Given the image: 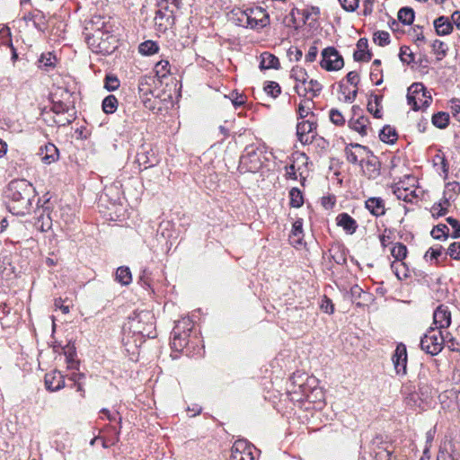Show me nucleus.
Wrapping results in <instances>:
<instances>
[{
	"label": "nucleus",
	"instance_id": "aec40b11",
	"mask_svg": "<svg viewBox=\"0 0 460 460\" xmlns=\"http://www.w3.org/2000/svg\"><path fill=\"white\" fill-rule=\"evenodd\" d=\"M140 97L142 98L143 105L146 109L155 111L156 108V101L148 97V94L153 95V92L147 87V82L145 79L140 80L138 84Z\"/></svg>",
	"mask_w": 460,
	"mask_h": 460
},
{
	"label": "nucleus",
	"instance_id": "5fc2aeb1",
	"mask_svg": "<svg viewBox=\"0 0 460 460\" xmlns=\"http://www.w3.org/2000/svg\"><path fill=\"white\" fill-rule=\"evenodd\" d=\"M448 108L452 117L460 122V99L453 98L448 102Z\"/></svg>",
	"mask_w": 460,
	"mask_h": 460
},
{
	"label": "nucleus",
	"instance_id": "5701e85b",
	"mask_svg": "<svg viewBox=\"0 0 460 460\" xmlns=\"http://www.w3.org/2000/svg\"><path fill=\"white\" fill-rule=\"evenodd\" d=\"M368 41L366 38H360L357 42V50L353 54L355 61H369L372 58V53L367 49Z\"/></svg>",
	"mask_w": 460,
	"mask_h": 460
},
{
	"label": "nucleus",
	"instance_id": "37998d69",
	"mask_svg": "<svg viewBox=\"0 0 460 460\" xmlns=\"http://www.w3.org/2000/svg\"><path fill=\"white\" fill-rule=\"evenodd\" d=\"M392 256L396 261H402L407 255V247L402 243H396L391 250Z\"/></svg>",
	"mask_w": 460,
	"mask_h": 460
},
{
	"label": "nucleus",
	"instance_id": "4468645a",
	"mask_svg": "<svg viewBox=\"0 0 460 460\" xmlns=\"http://www.w3.org/2000/svg\"><path fill=\"white\" fill-rule=\"evenodd\" d=\"M135 162L138 164L139 169H147L155 166L158 159L151 148L141 146L137 151Z\"/></svg>",
	"mask_w": 460,
	"mask_h": 460
},
{
	"label": "nucleus",
	"instance_id": "4c0bfd02",
	"mask_svg": "<svg viewBox=\"0 0 460 460\" xmlns=\"http://www.w3.org/2000/svg\"><path fill=\"white\" fill-rule=\"evenodd\" d=\"M32 18H34V28L39 31L44 32L48 28V22L43 12L35 10V16H32Z\"/></svg>",
	"mask_w": 460,
	"mask_h": 460
},
{
	"label": "nucleus",
	"instance_id": "a211bd4d",
	"mask_svg": "<svg viewBox=\"0 0 460 460\" xmlns=\"http://www.w3.org/2000/svg\"><path fill=\"white\" fill-rule=\"evenodd\" d=\"M38 155L45 164H50L58 159L59 152L54 144L48 143L40 147Z\"/></svg>",
	"mask_w": 460,
	"mask_h": 460
},
{
	"label": "nucleus",
	"instance_id": "9d476101",
	"mask_svg": "<svg viewBox=\"0 0 460 460\" xmlns=\"http://www.w3.org/2000/svg\"><path fill=\"white\" fill-rule=\"evenodd\" d=\"M344 152L349 163L362 165L367 155L371 153V150L360 144L350 143L345 147Z\"/></svg>",
	"mask_w": 460,
	"mask_h": 460
},
{
	"label": "nucleus",
	"instance_id": "7c9ffc66",
	"mask_svg": "<svg viewBox=\"0 0 460 460\" xmlns=\"http://www.w3.org/2000/svg\"><path fill=\"white\" fill-rule=\"evenodd\" d=\"M304 237L303 232V219L297 218L292 226V231L290 234L291 242L296 244H301Z\"/></svg>",
	"mask_w": 460,
	"mask_h": 460
},
{
	"label": "nucleus",
	"instance_id": "2eb2a0df",
	"mask_svg": "<svg viewBox=\"0 0 460 460\" xmlns=\"http://www.w3.org/2000/svg\"><path fill=\"white\" fill-rule=\"evenodd\" d=\"M363 171V173L368 178L375 180L380 175V162L371 151V153L367 154L364 163L360 165Z\"/></svg>",
	"mask_w": 460,
	"mask_h": 460
},
{
	"label": "nucleus",
	"instance_id": "052dcab7",
	"mask_svg": "<svg viewBox=\"0 0 460 460\" xmlns=\"http://www.w3.org/2000/svg\"><path fill=\"white\" fill-rule=\"evenodd\" d=\"M444 205H447V206L449 205V202L447 199H444L443 203H438V204L433 205V207L431 208L433 217H442L447 214V208L444 207Z\"/></svg>",
	"mask_w": 460,
	"mask_h": 460
},
{
	"label": "nucleus",
	"instance_id": "49530a36",
	"mask_svg": "<svg viewBox=\"0 0 460 460\" xmlns=\"http://www.w3.org/2000/svg\"><path fill=\"white\" fill-rule=\"evenodd\" d=\"M373 40L376 44L385 47L390 43V34L385 31H378L374 33Z\"/></svg>",
	"mask_w": 460,
	"mask_h": 460
},
{
	"label": "nucleus",
	"instance_id": "dca6fc26",
	"mask_svg": "<svg viewBox=\"0 0 460 460\" xmlns=\"http://www.w3.org/2000/svg\"><path fill=\"white\" fill-rule=\"evenodd\" d=\"M229 460H254L252 446L245 440L236 441L232 447Z\"/></svg>",
	"mask_w": 460,
	"mask_h": 460
},
{
	"label": "nucleus",
	"instance_id": "f03ea898",
	"mask_svg": "<svg viewBox=\"0 0 460 460\" xmlns=\"http://www.w3.org/2000/svg\"><path fill=\"white\" fill-rule=\"evenodd\" d=\"M5 193L11 201L10 210L16 215L24 214L31 206L34 188L26 180H13L8 184Z\"/></svg>",
	"mask_w": 460,
	"mask_h": 460
},
{
	"label": "nucleus",
	"instance_id": "4be33fe9",
	"mask_svg": "<svg viewBox=\"0 0 460 460\" xmlns=\"http://www.w3.org/2000/svg\"><path fill=\"white\" fill-rule=\"evenodd\" d=\"M366 208L375 217H378L385 214V201L380 197H372L365 201Z\"/></svg>",
	"mask_w": 460,
	"mask_h": 460
},
{
	"label": "nucleus",
	"instance_id": "7ed1b4c3",
	"mask_svg": "<svg viewBox=\"0 0 460 460\" xmlns=\"http://www.w3.org/2000/svg\"><path fill=\"white\" fill-rule=\"evenodd\" d=\"M86 42L93 52L102 55L111 54L118 47V38L112 29L87 34Z\"/></svg>",
	"mask_w": 460,
	"mask_h": 460
},
{
	"label": "nucleus",
	"instance_id": "20e7f679",
	"mask_svg": "<svg viewBox=\"0 0 460 460\" xmlns=\"http://www.w3.org/2000/svg\"><path fill=\"white\" fill-rule=\"evenodd\" d=\"M193 327L190 318H182L176 322L172 332L171 347L175 351H181L188 344V338Z\"/></svg>",
	"mask_w": 460,
	"mask_h": 460
},
{
	"label": "nucleus",
	"instance_id": "6e6552de",
	"mask_svg": "<svg viewBox=\"0 0 460 460\" xmlns=\"http://www.w3.org/2000/svg\"><path fill=\"white\" fill-rule=\"evenodd\" d=\"M240 164L248 172H257L262 165L258 148L253 146H246L240 157Z\"/></svg>",
	"mask_w": 460,
	"mask_h": 460
},
{
	"label": "nucleus",
	"instance_id": "13d9d810",
	"mask_svg": "<svg viewBox=\"0 0 460 460\" xmlns=\"http://www.w3.org/2000/svg\"><path fill=\"white\" fill-rule=\"evenodd\" d=\"M10 307L7 306L6 304H0V322L3 328L10 327L11 323L6 319L8 314H10Z\"/></svg>",
	"mask_w": 460,
	"mask_h": 460
},
{
	"label": "nucleus",
	"instance_id": "4d7b16f0",
	"mask_svg": "<svg viewBox=\"0 0 460 460\" xmlns=\"http://www.w3.org/2000/svg\"><path fill=\"white\" fill-rule=\"evenodd\" d=\"M56 57L51 53L42 54L39 59L40 67H45L48 70L49 67L55 66Z\"/></svg>",
	"mask_w": 460,
	"mask_h": 460
},
{
	"label": "nucleus",
	"instance_id": "1a4fd4ad",
	"mask_svg": "<svg viewBox=\"0 0 460 460\" xmlns=\"http://www.w3.org/2000/svg\"><path fill=\"white\" fill-rule=\"evenodd\" d=\"M431 387L427 384H420L419 390L409 392L405 397L406 404L411 408H421L423 402H427L431 397Z\"/></svg>",
	"mask_w": 460,
	"mask_h": 460
},
{
	"label": "nucleus",
	"instance_id": "b1692460",
	"mask_svg": "<svg viewBox=\"0 0 460 460\" xmlns=\"http://www.w3.org/2000/svg\"><path fill=\"white\" fill-rule=\"evenodd\" d=\"M433 25L436 31V33L438 36H447L449 35L453 31V23L446 16H439L434 20Z\"/></svg>",
	"mask_w": 460,
	"mask_h": 460
},
{
	"label": "nucleus",
	"instance_id": "ea45409f",
	"mask_svg": "<svg viewBox=\"0 0 460 460\" xmlns=\"http://www.w3.org/2000/svg\"><path fill=\"white\" fill-rule=\"evenodd\" d=\"M159 49V47L155 41L153 40H146L142 42L139 47L138 50L142 55L145 56H150L155 53H156Z\"/></svg>",
	"mask_w": 460,
	"mask_h": 460
},
{
	"label": "nucleus",
	"instance_id": "e433bc0d",
	"mask_svg": "<svg viewBox=\"0 0 460 460\" xmlns=\"http://www.w3.org/2000/svg\"><path fill=\"white\" fill-rule=\"evenodd\" d=\"M433 52L437 55L438 60H442L447 55V45L439 40H435L431 45Z\"/></svg>",
	"mask_w": 460,
	"mask_h": 460
},
{
	"label": "nucleus",
	"instance_id": "58836bf2",
	"mask_svg": "<svg viewBox=\"0 0 460 460\" xmlns=\"http://www.w3.org/2000/svg\"><path fill=\"white\" fill-rule=\"evenodd\" d=\"M290 206L292 208H300L304 204V197L302 191L298 188H292L289 190Z\"/></svg>",
	"mask_w": 460,
	"mask_h": 460
},
{
	"label": "nucleus",
	"instance_id": "ddd939ff",
	"mask_svg": "<svg viewBox=\"0 0 460 460\" xmlns=\"http://www.w3.org/2000/svg\"><path fill=\"white\" fill-rule=\"evenodd\" d=\"M392 361L397 375L404 376L407 373V349L403 343L397 345Z\"/></svg>",
	"mask_w": 460,
	"mask_h": 460
},
{
	"label": "nucleus",
	"instance_id": "f8f14e48",
	"mask_svg": "<svg viewBox=\"0 0 460 460\" xmlns=\"http://www.w3.org/2000/svg\"><path fill=\"white\" fill-rule=\"evenodd\" d=\"M248 18L251 29H261L270 22L269 13L259 6L248 8Z\"/></svg>",
	"mask_w": 460,
	"mask_h": 460
},
{
	"label": "nucleus",
	"instance_id": "3c124183",
	"mask_svg": "<svg viewBox=\"0 0 460 460\" xmlns=\"http://www.w3.org/2000/svg\"><path fill=\"white\" fill-rule=\"evenodd\" d=\"M172 224L170 221L162 222L157 229V234L164 239L170 240L172 237Z\"/></svg>",
	"mask_w": 460,
	"mask_h": 460
},
{
	"label": "nucleus",
	"instance_id": "680f3d73",
	"mask_svg": "<svg viewBox=\"0 0 460 460\" xmlns=\"http://www.w3.org/2000/svg\"><path fill=\"white\" fill-rule=\"evenodd\" d=\"M373 456L375 460H395L396 458L394 456L392 447L382 449L380 452H376V454Z\"/></svg>",
	"mask_w": 460,
	"mask_h": 460
},
{
	"label": "nucleus",
	"instance_id": "c756f323",
	"mask_svg": "<svg viewBox=\"0 0 460 460\" xmlns=\"http://www.w3.org/2000/svg\"><path fill=\"white\" fill-rule=\"evenodd\" d=\"M306 84H308V85L304 87L303 93L301 92L300 85L296 84L295 86V89L299 95H305L306 93H312L314 96H317L322 91L323 86L317 80L311 79L310 81H307Z\"/></svg>",
	"mask_w": 460,
	"mask_h": 460
},
{
	"label": "nucleus",
	"instance_id": "f3484780",
	"mask_svg": "<svg viewBox=\"0 0 460 460\" xmlns=\"http://www.w3.org/2000/svg\"><path fill=\"white\" fill-rule=\"evenodd\" d=\"M433 323L436 329L447 328L451 324V312L445 305H438L433 313Z\"/></svg>",
	"mask_w": 460,
	"mask_h": 460
},
{
	"label": "nucleus",
	"instance_id": "774afa93",
	"mask_svg": "<svg viewBox=\"0 0 460 460\" xmlns=\"http://www.w3.org/2000/svg\"><path fill=\"white\" fill-rule=\"evenodd\" d=\"M447 222L455 229L452 234V237L456 239L460 237V223L456 218L449 217L447 218Z\"/></svg>",
	"mask_w": 460,
	"mask_h": 460
},
{
	"label": "nucleus",
	"instance_id": "c85d7f7f",
	"mask_svg": "<svg viewBox=\"0 0 460 460\" xmlns=\"http://www.w3.org/2000/svg\"><path fill=\"white\" fill-rule=\"evenodd\" d=\"M392 447V443L386 441L382 435H376L370 442V454L375 456L382 449Z\"/></svg>",
	"mask_w": 460,
	"mask_h": 460
},
{
	"label": "nucleus",
	"instance_id": "72a5a7b5",
	"mask_svg": "<svg viewBox=\"0 0 460 460\" xmlns=\"http://www.w3.org/2000/svg\"><path fill=\"white\" fill-rule=\"evenodd\" d=\"M397 16L402 23L411 25L414 21L415 13L411 7L404 6L399 10Z\"/></svg>",
	"mask_w": 460,
	"mask_h": 460
},
{
	"label": "nucleus",
	"instance_id": "6e6d98bb",
	"mask_svg": "<svg viewBox=\"0 0 460 460\" xmlns=\"http://www.w3.org/2000/svg\"><path fill=\"white\" fill-rule=\"evenodd\" d=\"M119 87V81L116 75H107L104 79V88L110 92L115 91Z\"/></svg>",
	"mask_w": 460,
	"mask_h": 460
},
{
	"label": "nucleus",
	"instance_id": "473e14b6",
	"mask_svg": "<svg viewBox=\"0 0 460 460\" xmlns=\"http://www.w3.org/2000/svg\"><path fill=\"white\" fill-rule=\"evenodd\" d=\"M449 119V113L445 111H438L433 114L431 121L436 128L444 129L448 126Z\"/></svg>",
	"mask_w": 460,
	"mask_h": 460
},
{
	"label": "nucleus",
	"instance_id": "e2e57ef3",
	"mask_svg": "<svg viewBox=\"0 0 460 460\" xmlns=\"http://www.w3.org/2000/svg\"><path fill=\"white\" fill-rule=\"evenodd\" d=\"M69 110V106L62 102H54L51 108V111L58 116L67 113Z\"/></svg>",
	"mask_w": 460,
	"mask_h": 460
},
{
	"label": "nucleus",
	"instance_id": "8fccbe9b",
	"mask_svg": "<svg viewBox=\"0 0 460 460\" xmlns=\"http://www.w3.org/2000/svg\"><path fill=\"white\" fill-rule=\"evenodd\" d=\"M264 91L268 95L277 98L281 93V87L277 82L269 81L264 86Z\"/></svg>",
	"mask_w": 460,
	"mask_h": 460
},
{
	"label": "nucleus",
	"instance_id": "cd10ccee",
	"mask_svg": "<svg viewBox=\"0 0 460 460\" xmlns=\"http://www.w3.org/2000/svg\"><path fill=\"white\" fill-rule=\"evenodd\" d=\"M280 66L279 58L269 52H263L261 55L260 68L261 70L278 69Z\"/></svg>",
	"mask_w": 460,
	"mask_h": 460
},
{
	"label": "nucleus",
	"instance_id": "a878e982",
	"mask_svg": "<svg viewBox=\"0 0 460 460\" xmlns=\"http://www.w3.org/2000/svg\"><path fill=\"white\" fill-rule=\"evenodd\" d=\"M306 380V376L305 373L302 372H296L293 373V375L289 378L290 382V390L289 393H297L296 387L298 388L299 392L302 394L305 393V381Z\"/></svg>",
	"mask_w": 460,
	"mask_h": 460
},
{
	"label": "nucleus",
	"instance_id": "a18cd8bd",
	"mask_svg": "<svg viewBox=\"0 0 460 460\" xmlns=\"http://www.w3.org/2000/svg\"><path fill=\"white\" fill-rule=\"evenodd\" d=\"M155 72L159 78H164L170 74V63L167 60H161L155 64Z\"/></svg>",
	"mask_w": 460,
	"mask_h": 460
},
{
	"label": "nucleus",
	"instance_id": "bf43d9fd",
	"mask_svg": "<svg viewBox=\"0 0 460 460\" xmlns=\"http://www.w3.org/2000/svg\"><path fill=\"white\" fill-rule=\"evenodd\" d=\"M66 357V362L68 364L69 368L78 369L79 363L75 359V350L74 347H69L67 350L65 351Z\"/></svg>",
	"mask_w": 460,
	"mask_h": 460
},
{
	"label": "nucleus",
	"instance_id": "79ce46f5",
	"mask_svg": "<svg viewBox=\"0 0 460 460\" xmlns=\"http://www.w3.org/2000/svg\"><path fill=\"white\" fill-rule=\"evenodd\" d=\"M291 77L294 78L296 82L301 83L303 85H305L307 83V73L305 68L296 66L291 70Z\"/></svg>",
	"mask_w": 460,
	"mask_h": 460
},
{
	"label": "nucleus",
	"instance_id": "412c9836",
	"mask_svg": "<svg viewBox=\"0 0 460 460\" xmlns=\"http://www.w3.org/2000/svg\"><path fill=\"white\" fill-rule=\"evenodd\" d=\"M369 124V119L364 115H359L358 118L352 117L349 120V127L352 130L358 132L362 137L367 136L368 130H372Z\"/></svg>",
	"mask_w": 460,
	"mask_h": 460
},
{
	"label": "nucleus",
	"instance_id": "393cba45",
	"mask_svg": "<svg viewBox=\"0 0 460 460\" xmlns=\"http://www.w3.org/2000/svg\"><path fill=\"white\" fill-rule=\"evenodd\" d=\"M336 220L337 225L341 226L347 234H352L358 228L356 220L347 213L339 214Z\"/></svg>",
	"mask_w": 460,
	"mask_h": 460
},
{
	"label": "nucleus",
	"instance_id": "bb28decb",
	"mask_svg": "<svg viewBox=\"0 0 460 460\" xmlns=\"http://www.w3.org/2000/svg\"><path fill=\"white\" fill-rule=\"evenodd\" d=\"M110 20V17L106 18L101 15H94L89 22L91 25L90 29L93 31V32L95 31H109L113 27Z\"/></svg>",
	"mask_w": 460,
	"mask_h": 460
},
{
	"label": "nucleus",
	"instance_id": "69168bd1",
	"mask_svg": "<svg viewBox=\"0 0 460 460\" xmlns=\"http://www.w3.org/2000/svg\"><path fill=\"white\" fill-rule=\"evenodd\" d=\"M321 309L329 314H333L334 312V305L330 298H328L326 296H324L321 302Z\"/></svg>",
	"mask_w": 460,
	"mask_h": 460
},
{
	"label": "nucleus",
	"instance_id": "f257e3e1",
	"mask_svg": "<svg viewBox=\"0 0 460 460\" xmlns=\"http://www.w3.org/2000/svg\"><path fill=\"white\" fill-rule=\"evenodd\" d=\"M123 332L128 339L130 337L133 339L136 346H137V343L141 344L146 338H155L154 314L148 310L133 312L123 326Z\"/></svg>",
	"mask_w": 460,
	"mask_h": 460
},
{
	"label": "nucleus",
	"instance_id": "9b49d317",
	"mask_svg": "<svg viewBox=\"0 0 460 460\" xmlns=\"http://www.w3.org/2000/svg\"><path fill=\"white\" fill-rule=\"evenodd\" d=\"M317 124L315 121L307 119L298 122L296 125V135L303 145L311 144L316 137Z\"/></svg>",
	"mask_w": 460,
	"mask_h": 460
},
{
	"label": "nucleus",
	"instance_id": "2f4dec72",
	"mask_svg": "<svg viewBox=\"0 0 460 460\" xmlns=\"http://www.w3.org/2000/svg\"><path fill=\"white\" fill-rule=\"evenodd\" d=\"M396 130L390 125L385 126L379 133L380 140L387 144H394L396 141Z\"/></svg>",
	"mask_w": 460,
	"mask_h": 460
},
{
	"label": "nucleus",
	"instance_id": "39448f33",
	"mask_svg": "<svg viewBox=\"0 0 460 460\" xmlns=\"http://www.w3.org/2000/svg\"><path fill=\"white\" fill-rule=\"evenodd\" d=\"M182 5L181 0H161L158 3V10L155 13V20L165 21L164 26H172L174 24L177 12ZM164 25L162 22L159 23Z\"/></svg>",
	"mask_w": 460,
	"mask_h": 460
},
{
	"label": "nucleus",
	"instance_id": "603ef678",
	"mask_svg": "<svg viewBox=\"0 0 460 460\" xmlns=\"http://www.w3.org/2000/svg\"><path fill=\"white\" fill-rule=\"evenodd\" d=\"M329 118L332 123L336 126H343L345 124V118L338 109H331L329 111Z\"/></svg>",
	"mask_w": 460,
	"mask_h": 460
},
{
	"label": "nucleus",
	"instance_id": "a19ab883",
	"mask_svg": "<svg viewBox=\"0 0 460 460\" xmlns=\"http://www.w3.org/2000/svg\"><path fill=\"white\" fill-rule=\"evenodd\" d=\"M434 166L437 167V170H441L444 174V178L447 176L448 173V164L444 155H436L433 158Z\"/></svg>",
	"mask_w": 460,
	"mask_h": 460
},
{
	"label": "nucleus",
	"instance_id": "0eeeda50",
	"mask_svg": "<svg viewBox=\"0 0 460 460\" xmlns=\"http://www.w3.org/2000/svg\"><path fill=\"white\" fill-rule=\"evenodd\" d=\"M320 65L327 71H337L343 67L344 60L335 48L328 47L322 51Z\"/></svg>",
	"mask_w": 460,
	"mask_h": 460
},
{
	"label": "nucleus",
	"instance_id": "6ab92c4d",
	"mask_svg": "<svg viewBox=\"0 0 460 460\" xmlns=\"http://www.w3.org/2000/svg\"><path fill=\"white\" fill-rule=\"evenodd\" d=\"M46 388L51 392L59 391L65 387L64 376L59 371H53L45 376Z\"/></svg>",
	"mask_w": 460,
	"mask_h": 460
},
{
	"label": "nucleus",
	"instance_id": "c03bdc74",
	"mask_svg": "<svg viewBox=\"0 0 460 460\" xmlns=\"http://www.w3.org/2000/svg\"><path fill=\"white\" fill-rule=\"evenodd\" d=\"M236 18V24L245 28H250L249 18H248V8L245 10L238 9L233 13Z\"/></svg>",
	"mask_w": 460,
	"mask_h": 460
},
{
	"label": "nucleus",
	"instance_id": "09e8293b",
	"mask_svg": "<svg viewBox=\"0 0 460 460\" xmlns=\"http://www.w3.org/2000/svg\"><path fill=\"white\" fill-rule=\"evenodd\" d=\"M400 59L402 63L410 65L414 62V54L411 52L410 47L402 46L399 53Z\"/></svg>",
	"mask_w": 460,
	"mask_h": 460
},
{
	"label": "nucleus",
	"instance_id": "c9c22d12",
	"mask_svg": "<svg viewBox=\"0 0 460 460\" xmlns=\"http://www.w3.org/2000/svg\"><path fill=\"white\" fill-rule=\"evenodd\" d=\"M118 100L114 95L110 94L106 96L102 103L103 112L106 114H113L118 108Z\"/></svg>",
	"mask_w": 460,
	"mask_h": 460
},
{
	"label": "nucleus",
	"instance_id": "864d4df0",
	"mask_svg": "<svg viewBox=\"0 0 460 460\" xmlns=\"http://www.w3.org/2000/svg\"><path fill=\"white\" fill-rule=\"evenodd\" d=\"M125 115L129 117L132 116V119L138 122H143L146 120L145 115L142 111L135 109L134 107H128L124 111Z\"/></svg>",
	"mask_w": 460,
	"mask_h": 460
},
{
	"label": "nucleus",
	"instance_id": "338daca9",
	"mask_svg": "<svg viewBox=\"0 0 460 460\" xmlns=\"http://www.w3.org/2000/svg\"><path fill=\"white\" fill-rule=\"evenodd\" d=\"M447 254L455 260H460V243H451L447 249Z\"/></svg>",
	"mask_w": 460,
	"mask_h": 460
},
{
	"label": "nucleus",
	"instance_id": "0e129e2a",
	"mask_svg": "<svg viewBox=\"0 0 460 460\" xmlns=\"http://www.w3.org/2000/svg\"><path fill=\"white\" fill-rule=\"evenodd\" d=\"M341 7L347 12H354L358 7V0H339Z\"/></svg>",
	"mask_w": 460,
	"mask_h": 460
},
{
	"label": "nucleus",
	"instance_id": "de8ad7c7",
	"mask_svg": "<svg viewBox=\"0 0 460 460\" xmlns=\"http://www.w3.org/2000/svg\"><path fill=\"white\" fill-rule=\"evenodd\" d=\"M448 232H449V228L446 225L439 224L432 229L430 234L434 239L439 240L442 237L445 239L447 238Z\"/></svg>",
	"mask_w": 460,
	"mask_h": 460
},
{
	"label": "nucleus",
	"instance_id": "f704fd0d",
	"mask_svg": "<svg viewBox=\"0 0 460 460\" xmlns=\"http://www.w3.org/2000/svg\"><path fill=\"white\" fill-rule=\"evenodd\" d=\"M116 280L121 285H129L132 281L131 271L128 267L121 266L116 270Z\"/></svg>",
	"mask_w": 460,
	"mask_h": 460
},
{
	"label": "nucleus",
	"instance_id": "423d86ee",
	"mask_svg": "<svg viewBox=\"0 0 460 460\" xmlns=\"http://www.w3.org/2000/svg\"><path fill=\"white\" fill-rule=\"evenodd\" d=\"M445 338L441 331L430 327L420 340V348L426 353L435 356L442 350Z\"/></svg>",
	"mask_w": 460,
	"mask_h": 460
}]
</instances>
